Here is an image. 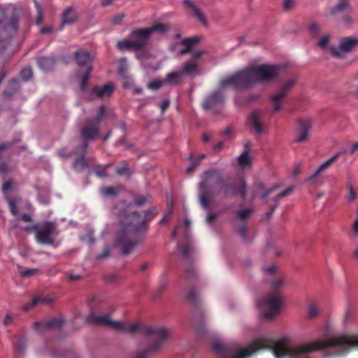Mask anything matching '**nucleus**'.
<instances>
[{
  "instance_id": "nucleus-9",
  "label": "nucleus",
  "mask_w": 358,
  "mask_h": 358,
  "mask_svg": "<svg viewBox=\"0 0 358 358\" xmlns=\"http://www.w3.org/2000/svg\"><path fill=\"white\" fill-rule=\"evenodd\" d=\"M17 184L12 179H8L4 181L1 187V192L8 203L9 210L13 215L18 214L17 202L20 200V197L17 194Z\"/></svg>"
},
{
  "instance_id": "nucleus-51",
  "label": "nucleus",
  "mask_w": 358,
  "mask_h": 358,
  "mask_svg": "<svg viewBox=\"0 0 358 358\" xmlns=\"http://www.w3.org/2000/svg\"><path fill=\"white\" fill-rule=\"evenodd\" d=\"M190 250L191 248L189 245L186 244L180 250V254L185 260L189 259Z\"/></svg>"
},
{
  "instance_id": "nucleus-50",
  "label": "nucleus",
  "mask_w": 358,
  "mask_h": 358,
  "mask_svg": "<svg viewBox=\"0 0 358 358\" xmlns=\"http://www.w3.org/2000/svg\"><path fill=\"white\" fill-rule=\"evenodd\" d=\"M38 271L37 268H26L20 272V275L22 277L27 278L36 274Z\"/></svg>"
},
{
  "instance_id": "nucleus-48",
  "label": "nucleus",
  "mask_w": 358,
  "mask_h": 358,
  "mask_svg": "<svg viewBox=\"0 0 358 358\" xmlns=\"http://www.w3.org/2000/svg\"><path fill=\"white\" fill-rule=\"evenodd\" d=\"M196 273L193 267L189 266L185 270V278L187 281L193 280L196 278Z\"/></svg>"
},
{
  "instance_id": "nucleus-2",
  "label": "nucleus",
  "mask_w": 358,
  "mask_h": 358,
  "mask_svg": "<svg viewBox=\"0 0 358 358\" xmlns=\"http://www.w3.org/2000/svg\"><path fill=\"white\" fill-rule=\"evenodd\" d=\"M198 187L201 192L199 196V201L203 209L209 207L213 195H221L224 199H229L236 196L239 190L242 199H245L247 194L245 180H241L238 187L235 181H224L220 171L217 169L205 171L201 176V182Z\"/></svg>"
},
{
  "instance_id": "nucleus-1",
  "label": "nucleus",
  "mask_w": 358,
  "mask_h": 358,
  "mask_svg": "<svg viewBox=\"0 0 358 358\" xmlns=\"http://www.w3.org/2000/svg\"><path fill=\"white\" fill-rule=\"evenodd\" d=\"M157 211L150 209L143 217L137 212H119L120 229L115 238V243L120 247L123 255L129 254L142 241L141 232L148 229V223L153 220Z\"/></svg>"
},
{
  "instance_id": "nucleus-54",
  "label": "nucleus",
  "mask_w": 358,
  "mask_h": 358,
  "mask_svg": "<svg viewBox=\"0 0 358 358\" xmlns=\"http://www.w3.org/2000/svg\"><path fill=\"white\" fill-rule=\"evenodd\" d=\"M278 187H279L278 185H273L271 188L265 189L264 192L262 193L261 198L263 200H265L268 196L269 194H271L273 191L277 189Z\"/></svg>"
},
{
  "instance_id": "nucleus-56",
  "label": "nucleus",
  "mask_w": 358,
  "mask_h": 358,
  "mask_svg": "<svg viewBox=\"0 0 358 358\" xmlns=\"http://www.w3.org/2000/svg\"><path fill=\"white\" fill-rule=\"evenodd\" d=\"M219 213H210L206 217V222L208 224H211L217 217Z\"/></svg>"
},
{
  "instance_id": "nucleus-13",
  "label": "nucleus",
  "mask_w": 358,
  "mask_h": 358,
  "mask_svg": "<svg viewBox=\"0 0 358 358\" xmlns=\"http://www.w3.org/2000/svg\"><path fill=\"white\" fill-rule=\"evenodd\" d=\"M296 83L295 79H291L286 82L280 88V91L272 96L271 101L273 105V111L278 112L282 108L280 101L281 100L285 97L290 90V89L294 86Z\"/></svg>"
},
{
  "instance_id": "nucleus-5",
  "label": "nucleus",
  "mask_w": 358,
  "mask_h": 358,
  "mask_svg": "<svg viewBox=\"0 0 358 358\" xmlns=\"http://www.w3.org/2000/svg\"><path fill=\"white\" fill-rule=\"evenodd\" d=\"M284 282L281 278L271 281V292L263 299L258 300L257 306L262 310L264 318L271 320L280 310L283 296L280 291Z\"/></svg>"
},
{
  "instance_id": "nucleus-34",
  "label": "nucleus",
  "mask_w": 358,
  "mask_h": 358,
  "mask_svg": "<svg viewBox=\"0 0 358 358\" xmlns=\"http://www.w3.org/2000/svg\"><path fill=\"white\" fill-rule=\"evenodd\" d=\"M92 71V66H88L87 70H83V75L80 82V90L83 92H85L87 89Z\"/></svg>"
},
{
  "instance_id": "nucleus-14",
  "label": "nucleus",
  "mask_w": 358,
  "mask_h": 358,
  "mask_svg": "<svg viewBox=\"0 0 358 358\" xmlns=\"http://www.w3.org/2000/svg\"><path fill=\"white\" fill-rule=\"evenodd\" d=\"M358 45V38L346 37L343 38L338 47L332 48L331 52L335 57H341V52H348Z\"/></svg>"
},
{
  "instance_id": "nucleus-60",
  "label": "nucleus",
  "mask_w": 358,
  "mask_h": 358,
  "mask_svg": "<svg viewBox=\"0 0 358 358\" xmlns=\"http://www.w3.org/2000/svg\"><path fill=\"white\" fill-rule=\"evenodd\" d=\"M20 220L25 222H31L32 221L31 215L27 213L22 214L20 215Z\"/></svg>"
},
{
  "instance_id": "nucleus-46",
  "label": "nucleus",
  "mask_w": 358,
  "mask_h": 358,
  "mask_svg": "<svg viewBox=\"0 0 358 358\" xmlns=\"http://www.w3.org/2000/svg\"><path fill=\"white\" fill-rule=\"evenodd\" d=\"M237 231L239 236L244 240L246 239V234L248 231V227L246 222H241L237 225Z\"/></svg>"
},
{
  "instance_id": "nucleus-28",
  "label": "nucleus",
  "mask_w": 358,
  "mask_h": 358,
  "mask_svg": "<svg viewBox=\"0 0 358 358\" xmlns=\"http://www.w3.org/2000/svg\"><path fill=\"white\" fill-rule=\"evenodd\" d=\"M352 11V6L348 1L339 0L331 10V14L338 15L344 12Z\"/></svg>"
},
{
  "instance_id": "nucleus-33",
  "label": "nucleus",
  "mask_w": 358,
  "mask_h": 358,
  "mask_svg": "<svg viewBox=\"0 0 358 358\" xmlns=\"http://www.w3.org/2000/svg\"><path fill=\"white\" fill-rule=\"evenodd\" d=\"M186 299L194 306L200 304V298L194 289H189L186 292Z\"/></svg>"
},
{
  "instance_id": "nucleus-19",
  "label": "nucleus",
  "mask_w": 358,
  "mask_h": 358,
  "mask_svg": "<svg viewBox=\"0 0 358 358\" xmlns=\"http://www.w3.org/2000/svg\"><path fill=\"white\" fill-rule=\"evenodd\" d=\"M183 3L188 12H189L197 21L203 25L207 24L206 19L203 13L192 0H183Z\"/></svg>"
},
{
  "instance_id": "nucleus-10",
  "label": "nucleus",
  "mask_w": 358,
  "mask_h": 358,
  "mask_svg": "<svg viewBox=\"0 0 358 358\" xmlns=\"http://www.w3.org/2000/svg\"><path fill=\"white\" fill-rule=\"evenodd\" d=\"M140 29L133 30L130 34L129 39H124L117 43V48L121 50H134L140 51L143 50L148 45L144 37L139 34Z\"/></svg>"
},
{
  "instance_id": "nucleus-45",
  "label": "nucleus",
  "mask_w": 358,
  "mask_h": 358,
  "mask_svg": "<svg viewBox=\"0 0 358 358\" xmlns=\"http://www.w3.org/2000/svg\"><path fill=\"white\" fill-rule=\"evenodd\" d=\"M34 4H35V7L37 10V17H36V24L37 25H39L42 23V22L43 20V10H42L41 6L36 0H34Z\"/></svg>"
},
{
  "instance_id": "nucleus-58",
  "label": "nucleus",
  "mask_w": 358,
  "mask_h": 358,
  "mask_svg": "<svg viewBox=\"0 0 358 358\" xmlns=\"http://www.w3.org/2000/svg\"><path fill=\"white\" fill-rule=\"evenodd\" d=\"M348 189H349V194H348V199L350 201H353L356 198V194L353 189V187L351 185H348Z\"/></svg>"
},
{
  "instance_id": "nucleus-36",
  "label": "nucleus",
  "mask_w": 358,
  "mask_h": 358,
  "mask_svg": "<svg viewBox=\"0 0 358 358\" xmlns=\"http://www.w3.org/2000/svg\"><path fill=\"white\" fill-rule=\"evenodd\" d=\"M252 213L253 210L252 208L240 210L236 213V217L237 220H240L241 222H245V221L250 217Z\"/></svg>"
},
{
  "instance_id": "nucleus-42",
  "label": "nucleus",
  "mask_w": 358,
  "mask_h": 358,
  "mask_svg": "<svg viewBox=\"0 0 358 358\" xmlns=\"http://www.w3.org/2000/svg\"><path fill=\"white\" fill-rule=\"evenodd\" d=\"M163 85H165L163 80L155 79L147 84V87L151 90H157L160 89Z\"/></svg>"
},
{
  "instance_id": "nucleus-43",
  "label": "nucleus",
  "mask_w": 358,
  "mask_h": 358,
  "mask_svg": "<svg viewBox=\"0 0 358 358\" xmlns=\"http://www.w3.org/2000/svg\"><path fill=\"white\" fill-rule=\"evenodd\" d=\"M308 30H309L310 34L314 38L318 37L321 32V29H320V25L315 22H313L310 24V26L308 27Z\"/></svg>"
},
{
  "instance_id": "nucleus-29",
  "label": "nucleus",
  "mask_w": 358,
  "mask_h": 358,
  "mask_svg": "<svg viewBox=\"0 0 358 358\" xmlns=\"http://www.w3.org/2000/svg\"><path fill=\"white\" fill-rule=\"evenodd\" d=\"M115 171L118 176H124L127 178H129L133 173V171L126 161L120 162L115 167Z\"/></svg>"
},
{
  "instance_id": "nucleus-17",
  "label": "nucleus",
  "mask_w": 358,
  "mask_h": 358,
  "mask_svg": "<svg viewBox=\"0 0 358 358\" xmlns=\"http://www.w3.org/2000/svg\"><path fill=\"white\" fill-rule=\"evenodd\" d=\"M115 90L113 83H106L102 87L95 86L91 90L89 96L91 99H101L110 96Z\"/></svg>"
},
{
  "instance_id": "nucleus-38",
  "label": "nucleus",
  "mask_w": 358,
  "mask_h": 358,
  "mask_svg": "<svg viewBox=\"0 0 358 358\" xmlns=\"http://www.w3.org/2000/svg\"><path fill=\"white\" fill-rule=\"evenodd\" d=\"M320 313V308L315 303H310L308 307V315L309 318L316 317Z\"/></svg>"
},
{
  "instance_id": "nucleus-37",
  "label": "nucleus",
  "mask_w": 358,
  "mask_h": 358,
  "mask_svg": "<svg viewBox=\"0 0 358 358\" xmlns=\"http://www.w3.org/2000/svg\"><path fill=\"white\" fill-rule=\"evenodd\" d=\"M238 163L242 168H245L251 164V157L250 156V153L248 152H243L238 157Z\"/></svg>"
},
{
  "instance_id": "nucleus-63",
  "label": "nucleus",
  "mask_w": 358,
  "mask_h": 358,
  "mask_svg": "<svg viewBox=\"0 0 358 358\" xmlns=\"http://www.w3.org/2000/svg\"><path fill=\"white\" fill-rule=\"evenodd\" d=\"M52 31H53L52 27L46 26L41 29V34H50L52 32Z\"/></svg>"
},
{
  "instance_id": "nucleus-16",
  "label": "nucleus",
  "mask_w": 358,
  "mask_h": 358,
  "mask_svg": "<svg viewBox=\"0 0 358 358\" xmlns=\"http://www.w3.org/2000/svg\"><path fill=\"white\" fill-rule=\"evenodd\" d=\"M87 322L90 324L94 325H103L111 327L114 329L115 328L120 327V321H113L110 320L108 315H96L94 313H90L86 319Z\"/></svg>"
},
{
  "instance_id": "nucleus-31",
  "label": "nucleus",
  "mask_w": 358,
  "mask_h": 358,
  "mask_svg": "<svg viewBox=\"0 0 358 358\" xmlns=\"http://www.w3.org/2000/svg\"><path fill=\"white\" fill-rule=\"evenodd\" d=\"M20 87V82L16 79H13L10 81L8 86L4 90L3 95L9 98L18 92Z\"/></svg>"
},
{
  "instance_id": "nucleus-40",
  "label": "nucleus",
  "mask_w": 358,
  "mask_h": 358,
  "mask_svg": "<svg viewBox=\"0 0 358 358\" xmlns=\"http://www.w3.org/2000/svg\"><path fill=\"white\" fill-rule=\"evenodd\" d=\"M101 192L103 196L107 197H114L118 193L117 189L113 187H104L101 188Z\"/></svg>"
},
{
  "instance_id": "nucleus-18",
  "label": "nucleus",
  "mask_w": 358,
  "mask_h": 358,
  "mask_svg": "<svg viewBox=\"0 0 358 358\" xmlns=\"http://www.w3.org/2000/svg\"><path fill=\"white\" fill-rule=\"evenodd\" d=\"M312 127V121L310 119H300L297 122V133L298 136L296 141L302 143L305 141L308 137L309 131Z\"/></svg>"
},
{
  "instance_id": "nucleus-21",
  "label": "nucleus",
  "mask_w": 358,
  "mask_h": 358,
  "mask_svg": "<svg viewBox=\"0 0 358 358\" xmlns=\"http://www.w3.org/2000/svg\"><path fill=\"white\" fill-rule=\"evenodd\" d=\"M54 301V298L51 295L39 294L32 298L30 303L25 305L23 308L28 310L36 306L48 305Z\"/></svg>"
},
{
  "instance_id": "nucleus-57",
  "label": "nucleus",
  "mask_w": 358,
  "mask_h": 358,
  "mask_svg": "<svg viewBox=\"0 0 358 358\" xmlns=\"http://www.w3.org/2000/svg\"><path fill=\"white\" fill-rule=\"evenodd\" d=\"M110 255V250L108 247L105 248L103 251L97 255L96 258L99 259H104L108 257Z\"/></svg>"
},
{
  "instance_id": "nucleus-20",
  "label": "nucleus",
  "mask_w": 358,
  "mask_h": 358,
  "mask_svg": "<svg viewBox=\"0 0 358 358\" xmlns=\"http://www.w3.org/2000/svg\"><path fill=\"white\" fill-rule=\"evenodd\" d=\"M64 324V320L62 318H52L42 322H36L34 324L35 329L38 331L45 329H59Z\"/></svg>"
},
{
  "instance_id": "nucleus-52",
  "label": "nucleus",
  "mask_w": 358,
  "mask_h": 358,
  "mask_svg": "<svg viewBox=\"0 0 358 358\" xmlns=\"http://www.w3.org/2000/svg\"><path fill=\"white\" fill-rule=\"evenodd\" d=\"M283 9L285 10H291L295 7V1L294 0H283Z\"/></svg>"
},
{
  "instance_id": "nucleus-3",
  "label": "nucleus",
  "mask_w": 358,
  "mask_h": 358,
  "mask_svg": "<svg viewBox=\"0 0 358 358\" xmlns=\"http://www.w3.org/2000/svg\"><path fill=\"white\" fill-rule=\"evenodd\" d=\"M279 75V68L275 65L260 64L249 66L220 80V87L231 85L236 90L250 88L257 83L272 81Z\"/></svg>"
},
{
  "instance_id": "nucleus-44",
  "label": "nucleus",
  "mask_w": 358,
  "mask_h": 358,
  "mask_svg": "<svg viewBox=\"0 0 358 358\" xmlns=\"http://www.w3.org/2000/svg\"><path fill=\"white\" fill-rule=\"evenodd\" d=\"M33 76V72L31 67H25L20 72V77L24 81L29 80Z\"/></svg>"
},
{
  "instance_id": "nucleus-53",
  "label": "nucleus",
  "mask_w": 358,
  "mask_h": 358,
  "mask_svg": "<svg viewBox=\"0 0 358 358\" xmlns=\"http://www.w3.org/2000/svg\"><path fill=\"white\" fill-rule=\"evenodd\" d=\"M352 11H348L346 14H345L342 17V21L345 24H351L353 23V20L352 17Z\"/></svg>"
},
{
  "instance_id": "nucleus-22",
  "label": "nucleus",
  "mask_w": 358,
  "mask_h": 358,
  "mask_svg": "<svg viewBox=\"0 0 358 358\" xmlns=\"http://www.w3.org/2000/svg\"><path fill=\"white\" fill-rule=\"evenodd\" d=\"M169 29V27L168 25L162 23H157L148 28L139 29L141 31H139V34L144 37L146 43H148L151 34L153 32L164 33L168 31Z\"/></svg>"
},
{
  "instance_id": "nucleus-24",
  "label": "nucleus",
  "mask_w": 358,
  "mask_h": 358,
  "mask_svg": "<svg viewBox=\"0 0 358 358\" xmlns=\"http://www.w3.org/2000/svg\"><path fill=\"white\" fill-rule=\"evenodd\" d=\"M77 14L73 7L66 8L62 15V25L59 30H62L63 27L66 24H72L77 20Z\"/></svg>"
},
{
  "instance_id": "nucleus-23",
  "label": "nucleus",
  "mask_w": 358,
  "mask_h": 358,
  "mask_svg": "<svg viewBox=\"0 0 358 358\" xmlns=\"http://www.w3.org/2000/svg\"><path fill=\"white\" fill-rule=\"evenodd\" d=\"M75 60L78 66L83 70H87L88 66H92L90 55L88 52L80 50L74 53Z\"/></svg>"
},
{
  "instance_id": "nucleus-61",
  "label": "nucleus",
  "mask_w": 358,
  "mask_h": 358,
  "mask_svg": "<svg viewBox=\"0 0 358 358\" xmlns=\"http://www.w3.org/2000/svg\"><path fill=\"white\" fill-rule=\"evenodd\" d=\"M275 271H276V267L274 266L266 268L264 269V272L266 275H272L273 274H274L275 273Z\"/></svg>"
},
{
  "instance_id": "nucleus-25",
  "label": "nucleus",
  "mask_w": 358,
  "mask_h": 358,
  "mask_svg": "<svg viewBox=\"0 0 358 358\" xmlns=\"http://www.w3.org/2000/svg\"><path fill=\"white\" fill-rule=\"evenodd\" d=\"M182 76L180 71H172L166 74L163 79L164 84L170 85H178L182 83Z\"/></svg>"
},
{
  "instance_id": "nucleus-47",
  "label": "nucleus",
  "mask_w": 358,
  "mask_h": 358,
  "mask_svg": "<svg viewBox=\"0 0 358 358\" xmlns=\"http://www.w3.org/2000/svg\"><path fill=\"white\" fill-rule=\"evenodd\" d=\"M293 187H287V189H285V190H283L281 193L278 194V195H276L274 198H273V200L275 203H278V201L290 194L292 192H293Z\"/></svg>"
},
{
  "instance_id": "nucleus-27",
  "label": "nucleus",
  "mask_w": 358,
  "mask_h": 358,
  "mask_svg": "<svg viewBox=\"0 0 358 358\" xmlns=\"http://www.w3.org/2000/svg\"><path fill=\"white\" fill-rule=\"evenodd\" d=\"M199 41V38L194 36L191 38H185L181 41V44L184 46V48L180 50V54L183 55L189 52L194 45Z\"/></svg>"
},
{
  "instance_id": "nucleus-35",
  "label": "nucleus",
  "mask_w": 358,
  "mask_h": 358,
  "mask_svg": "<svg viewBox=\"0 0 358 358\" xmlns=\"http://www.w3.org/2000/svg\"><path fill=\"white\" fill-rule=\"evenodd\" d=\"M87 166V159L84 155L76 158L73 162V168L76 171H81Z\"/></svg>"
},
{
  "instance_id": "nucleus-39",
  "label": "nucleus",
  "mask_w": 358,
  "mask_h": 358,
  "mask_svg": "<svg viewBox=\"0 0 358 358\" xmlns=\"http://www.w3.org/2000/svg\"><path fill=\"white\" fill-rule=\"evenodd\" d=\"M15 351L20 354H23L26 348V341L22 337L19 338L14 344Z\"/></svg>"
},
{
  "instance_id": "nucleus-55",
  "label": "nucleus",
  "mask_w": 358,
  "mask_h": 358,
  "mask_svg": "<svg viewBox=\"0 0 358 358\" xmlns=\"http://www.w3.org/2000/svg\"><path fill=\"white\" fill-rule=\"evenodd\" d=\"M199 164V159H195L193 160L190 163L189 166L187 168L186 173H190Z\"/></svg>"
},
{
  "instance_id": "nucleus-6",
  "label": "nucleus",
  "mask_w": 358,
  "mask_h": 358,
  "mask_svg": "<svg viewBox=\"0 0 358 358\" xmlns=\"http://www.w3.org/2000/svg\"><path fill=\"white\" fill-rule=\"evenodd\" d=\"M20 12L14 6L1 8V41L17 36L20 29Z\"/></svg>"
},
{
  "instance_id": "nucleus-59",
  "label": "nucleus",
  "mask_w": 358,
  "mask_h": 358,
  "mask_svg": "<svg viewBox=\"0 0 358 358\" xmlns=\"http://www.w3.org/2000/svg\"><path fill=\"white\" fill-rule=\"evenodd\" d=\"M329 42V37L328 36H324L318 43V45L322 48H324L327 45V43Z\"/></svg>"
},
{
  "instance_id": "nucleus-32",
  "label": "nucleus",
  "mask_w": 358,
  "mask_h": 358,
  "mask_svg": "<svg viewBox=\"0 0 358 358\" xmlns=\"http://www.w3.org/2000/svg\"><path fill=\"white\" fill-rule=\"evenodd\" d=\"M198 69V64L196 61L188 62L183 64L180 72L182 73V76L191 75L196 73Z\"/></svg>"
},
{
  "instance_id": "nucleus-7",
  "label": "nucleus",
  "mask_w": 358,
  "mask_h": 358,
  "mask_svg": "<svg viewBox=\"0 0 358 358\" xmlns=\"http://www.w3.org/2000/svg\"><path fill=\"white\" fill-rule=\"evenodd\" d=\"M105 115V106H101L99 108L98 114L96 117L86 121V125L81 130V135L84 140L82 149L85 151L88 143L87 141L96 138L99 134V124Z\"/></svg>"
},
{
  "instance_id": "nucleus-8",
  "label": "nucleus",
  "mask_w": 358,
  "mask_h": 358,
  "mask_svg": "<svg viewBox=\"0 0 358 358\" xmlns=\"http://www.w3.org/2000/svg\"><path fill=\"white\" fill-rule=\"evenodd\" d=\"M36 231V240L42 245H52L55 242V237L58 235L57 224L54 222L47 221L40 228L37 225L34 226Z\"/></svg>"
},
{
  "instance_id": "nucleus-11",
  "label": "nucleus",
  "mask_w": 358,
  "mask_h": 358,
  "mask_svg": "<svg viewBox=\"0 0 358 358\" xmlns=\"http://www.w3.org/2000/svg\"><path fill=\"white\" fill-rule=\"evenodd\" d=\"M262 120L263 112L261 110H254L248 117L246 126L251 132L260 135L265 130V125Z\"/></svg>"
},
{
  "instance_id": "nucleus-4",
  "label": "nucleus",
  "mask_w": 358,
  "mask_h": 358,
  "mask_svg": "<svg viewBox=\"0 0 358 358\" xmlns=\"http://www.w3.org/2000/svg\"><path fill=\"white\" fill-rule=\"evenodd\" d=\"M115 330L123 331L129 334L138 332L147 338L150 343V346L138 352L136 358H147L151 354L158 351L170 335V330L167 328L141 326L138 322L124 324L120 322V327L115 328Z\"/></svg>"
},
{
  "instance_id": "nucleus-64",
  "label": "nucleus",
  "mask_w": 358,
  "mask_h": 358,
  "mask_svg": "<svg viewBox=\"0 0 358 358\" xmlns=\"http://www.w3.org/2000/svg\"><path fill=\"white\" fill-rule=\"evenodd\" d=\"M222 135L225 136H228V137L232 136V135H233V129H232V128L230 127H227L225 130H224L222 132Z\"/></svg>"
},
{
  "instance_id": "nucleus-12",
  "label": "nucleus",
  "mask_w": 358,
  "mask_h": 358,
  "mask_svg": "<svg viewBox=\"0 0 358 358\" xmlns=\"http://www.w3.org/2000/svg\"><path fill=\"white\" fill-rule=\"evenodd\" d=\"M346 152V150L336 152L331 158L322 164L315 173L307 179V182L313 185L319 182L321 180V175L322 172L327 170L334 162H335L342 154Z\"/></svg>"
},
{
  "instance_id": "nucleus-26",
  "label": "nucleus",
  "mask_w": 358,
  "mask_h": 358,
  "mask_svg": "<svg viewBox=\"0 0 358 358\" xmlns=\"http://www.w3.org/2000/svg\"><path fill=\"white\" fill-rule=\"evenodd\" d=\"M127 70L128 67L126 64V58H121L120 59L118 74L125 80V81L123 83V87L124 88L129 87L131 83V79L127 74Z\"/></svg>"
},
{
  "instance_id": "nucleus-30",
  "label": "nucleus",
  "mask_w": 358,
  "mask_h": 358,
  "mask_svg": "<svg viewBox=\"0 0 358 358\" xmlns=\"http://www.w3.org/2000/svg\"><path fill=\"white\" fill-rule=\"evenodd\" d=\"M38 66L43 71L51 69L55 64V60L51 57H42L37 61Z\"/></svg>"
},
{
  "instance_id": "nucleus-41",
  "label": "nucleus",
  "mask_w": 358,
  "mask_h": 358,
  "mask_svg": "<svg viewBox=\"0 0 358 358\" xmlns=\"http://www.w3.org/2000/svg\"><path fill=\"white\" fill-rule=\"evenodd\" d=\"M110 166V164H108L106 166L96 165L94 167V171L97 176L106 178L108 177L106 169Z\"/></svg>"
},
{
  "instance_id": "nucleus-15",
  "label": "nucleus",
  "mask_w": 358,
  "mask_h": 358,
  "mask_svg": "<svg viewBox=\"0 0 358 358\" xmlns=\"http://www.w3.org/2000/svg\"><path fill=\"white\" fill-rule=\"evenodd\" d=\"M224 95L222 90H217L209 94L203 101L202 107L205 110H212L224 103Z\"/></svg>"
},
{
  "instance_id": "nucleus-62",
  "label": "nucleus",
  "mask_w": 358,
  "mask_h": 358,
  "mask_svg": "<svg viewBox=\"0 0 358 358\" xmlns=\"http://www.w3.org/2000/svg\"><path fill=\"white\" fill-rule=\"evenodd\" d=\"M169 105L170 101L169 99L164 100L160 105L162 113H164V110L169 106Z\"/></svg>"
},
{
  "instance_id": "nucleus-49",
  "label": "nucleus",
  "mask_w": 358,
  "mask_h": 358,
  "mask_svg": "<svg viewBox=\"0 0 358 358\" xmlns=\"http://www.w3.org/2000/svg\"><path fill=\"white\" fill-rule=\"evenodd\" d=\"M150 198L149 195H141L138 197H136L134 200V205L136 206H141L143 205L146 201H148Z\"/></svg>"
}]
</instances>
